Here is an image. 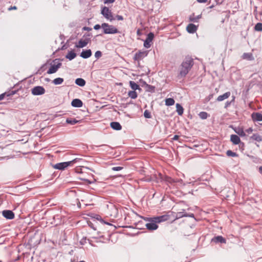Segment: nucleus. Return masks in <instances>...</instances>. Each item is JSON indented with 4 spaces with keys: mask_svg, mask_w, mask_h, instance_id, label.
Returning a JSON list of instances; mask_svg holds the SVG:
<instances>
[{
    "mask_svg": "<svg viewBox=\"0 0 262 262\" xmlns=\"http://www.w3.org/2000/svg\"><path fill=\"white\" fill-rule=\"evenodd\" d=\"M226 155L228 157H235L238 156V155L236 153L233 152L232 151H231L230 150H228L227 151Z\"/></svg>",
    "mask_w": 262,
    "mask_h": 262,
    "instance_id": "33",
    "label": "nucleus"
},
{
    "mask_svg": "<svg viewBox=\"0 0 262 262\" xmlns=\"http://www.w3.org/2000/svg\"><path fill=\"white\" fill-rule=\"evenodd\" d=\"M147 55L146 52H139L135 54L134 57L135 60H140Z\"/></svg>",
    "mask_w": 262,
    "mask_h": 262,
    "instance_id": "10",
    "label": "nucleus"
},
{
    "mask_svg": "<svg viewBox=\"0 0 262 262\" xmlns=\"http://www.w3.org/2000/svg\"><path fill=\"white\" fill-rule=\"evenodd\" d=\"M82 101L79 99H74L72 100L71 105L75 107H80L82 106Z\"/></svg>",
    "mask_w": 262,
    "mask_h": 262,
    "instance_id": "14",
    "label": "nucleus"
},
{
    "mask_svg": "<svg viewBox=\"0 0 262 262\" xmlns=\"http://www.w3.org/2000/svg\"><path fill=\"white\" fill-rule=\"evenodd\" d=\"M154 37V34L150 32L149 33L147 36L146 40L144 42V46L146 48H149L150 47V42L152 40Z\"/></svg>",
    "mask_w": 262,
    "mask_h": 262,
    "instance_id": "8",
    "label": "nucleus"
},
{
    "mask_svg": "<svg viewBox=\"0 0 262 262\" xmlns=\"http://www.w3.org/2000/svg\"><path fill=\"white\" fill-rule=\"evenodd\" d=\"M75 83L80 86H83L85 84V81L82 78H78L75 80Z\"/></svg>",
    "mask_w": 262,
    "mask_h": 262,
    "instance_id": "21",
    "label": "nucleus"
},
{
    "mask_svg": "<svg viewBox=\"0 0 262 262\" xmlns=\"http://www.w3.org/2000/svg\"><path fill=\"white\" fill-rule=\"evenodd\" d=\"M145 220L148 222L145 225L148 230H155L158 228V222H157L155 217L147 218Z\"/></svg>",
    "mask_w": 262,
    "mask_h": 262,
    "instance_id": "4",
    "label": "nucleus"
},
{
    "mask_svg": "<svg viewBox=\"0 0 262 262\" xmlns=\"http://www.w3.org/2000/svg\"><path fill=\"white\" fill-rule=\"evenodd\" d=\"M112 170L114 171H120L123 169L122 167L121 166H117L112 167Z\"/></svg>",
    "mask_w": 262,
    "mask_h": 262,
    "instance_id": "39",
    "label": "nucleus"
},
{
    "mask_svg": "<svg viewBox=\"0 0 262 262\" xmlns=\"http://www.w3.org/2000/svg\"><path fill=\"white\" fill-rule=\"evenodd\" d=\"M235 132L241 137H245L246 133L242 128H237L235 130Z\"/></svg>",
    "mask_w": 262,
    "mask_h": 262,
    "instance_id": "27",
    "label": "nucleus"
},
{
    "mask_svg": "<svg viewBox=\"0 0 262 262\" xmlns=\"http://www.w3.org/2000/svg\"><path fill=\"white\" fill-rule=\"evenodd\" d=\"M79 160V159L76 158L70 161L58 163L53 165V167L56 169L64 170L68 167L72 166L73 164L77 163Z\"/></svg>",
    "mask_w": 262,
    "mask_h": 262,
    "instance_id": "3",
    "label": "nucleus"
},
{
    "mask_svg": "<svg viewBox=\"0 0 262 262\" xmlns=\"http://www.w3.org/2000/svg\"><path fill=\"white\" fill-rule=\"evenodd\" d=\"M84 181L86 182V183L88 184H92L93 183L92 182H91L90 181L87 179H85Z\"/></svg>",
    "mask_w": 262,
    "mask_h": 262,
    "instance_id": "49",
    "label": "nucleus"
},
{
    "mask_svg": "<svg viewBox=\"0 0 262 262\" xmlns=\"http://www.w3.org/2000/svg\"><path fill=\"white\" fill-rule=\"evenodd\" d=\"M230 92H226L225 93H224L223 95H220L217 98V101H223L225 99H227L229 97V96H230Z\"/></svg>",
    "mask_w": 262,
    "mask_h": 262,
    "instance_id": "18",
    "label": "nucleus"
},
{
    "mask_svg": "<svg viewBox=\"0 0 262 262\" xmlns=\"http://www.w3.org/2000/svg\"><path fill=\"white\" fill-rule=\"evenodd\" d=\"M252 118L254 121H261L262 114L259 113H253L252 114Z\"/></svg>",
    "mask_w": 262,
    "mask_h": 262,
    "instance_id": "19",
    "label": "nucleus"
},
{
    "mask_svg": "<svg viewBox=\"0 0 262 262\" xmlns=\"http://www.w3.org/2000/svg\"><path fill=\"white\" fill-rule=\"evenodd\" d=\"M174 100L173 98H167L165 100V104L167 106H171L174 104Z\"/></svg>",
    "mask_w": 262,
    "mask_h": 262,
    "instance_id": "30",
    "label": "nucleus"
},
{
    "mask_svg": "<svg viewBox=\"0 0 262 262\" xmlns=\"http://www.w3.org/2000/svg\"><path fill=\"white\" fill-rule=\"evenodd\" d=\"M105 224H107V225H111V224L108 223H106V222H104Z\"/></svg>",
    "mask_w": 262,
    "mask_h": 262,
    "instance_id": "52",
    "label": "nucleus"
},
{
    "mask_svg": "<svg viewBox=\"0 0 262 262\" xmlns=\"http://www.w3.org/2000/svg\"><path fill=\"white\" fill-rule=\"evenodd\" d=\"M144 116L146 118H151L150 113L148 111L145 110L144 112Z\"/></svg>",
    "mask_w": 262,
    "mask_h": 262,
    "instance_id": "37",
    "label": "nucleus"
},
{
    "mask_svg": "<svg viewBox=\"0 0 262 262\" xmlns=\"http://www.w3.org/2000/svg\"><path fill=\"white\" fill-rule=\"evenodd\" d=\"M212 242H214L215 243H226V240L222 236L219 235L213 238L212 239Z\"/></svg>",
    "mask_w": 262,
    "mask_h": 262,
    "instance_id": "15",
    "label": "nucleus"
},
{
    "mask_svg": "<svg viewBox=\"0 0 262 262\" xmlns=\"http://www.w3.org/2000/svg\"><path fill=\"white\" fill-rule=\"evenodd\" d=\"M129 85L130 88L134 90L135 91L139 89V86L136 82L133 81H130L129 82Z\"/></svg>",
    "mask_w": 262,
    "mask_h": 262,
    "instance_id": "29",
    "label": "nucleus"
},
{
    "mask_svg": "<svg viewBox=\"0 0 262 262\" xmlns=\"http://www.w3.org/2000/svg\"><path fill=\"white\" fill-rule=\"evenodd\" d=\"M2 214L6 219L8 220H12L14 217V214L11 210H4L2 212Z\"/></svg>",
    "mask_w": 262,
    "mask_h": 262,
    "instance_id": "9",
    "label": "nucleus"
},
{
    "mask_svg": "<svg viewBox=\"0 0 262 262\" xmlns=\"http://www.w3.org/2000/svg\"><path fill=\"white\" fill-rule=\"evenodd\" d=\"M200 18L201 15H198L197 16H192L190 17V20L191 21L197 22Z\"/></svg>",
    "mask_w": 262,
    "mask_h": 262,
    "instance_id": "35",
    "label": "nucleus"
},
{
    "mask_svg": "<svg viewBox=\"0 0 262 262\" xmlns=\"http://www.w3.org/2000/svg\"><path fill=\"white\" fill-rule=\"evenodd\" d=\"M156 221L158 223L167 221L169 219V216L167 214H164L161 216L155 217Z\"/></svg>",
    "mask_w": 262,
    "mask_h": 262,
    "instance_id": "11",
    "label": "nucleus"
},
{
    "mask_svg": "<svg viewBox=\"0 0 262 262\" xmlns=\"http://www.w3.org/2000/svg\"><path fill=\"white\" fill-rule=\"evenodd\" d=\"M4 96H5L4 94H2L0 95V100H3L4 98Z\"/></svg>",
    "mask_w": 262,
    "mask_h": 262,
    "instance_id": "48",
    "label": "nucleus"
},
{
    "mask_svg": "<svg viewBox=\"0 0 262 262\" xmlns=\"http://www.w3.org/2000/svg\"><path fill=\"white\" fill-rule=\"evenodd\" d=\"M83 29L84 30H86V31H90L92 30L91 28H89V27H83Z\"/></svg>",
    "mask_w": 262,
    "mask_h": 262,
    "instance_id": "45",
    "label": "nucleus"
},
{
    "mask_svg": "<svg viewBox=\"0 0 262 262\" xmlns=\"http://www.w3.org/2000/svg\"><path fill=\"white\" fill-rule=\"evenodd\" d=\"M45 89L41 86H36L31 90V93L33 95H40L45 93Z\"/></svg>",
    "mask_w": 262,
    "mask_h": 262,
    "instance_id": "7",
    "label": "nucleus"
},
{
    "mask_svg": "<svg viewBox=\"0 0 262 262\" xmlns=\"http://www.w3.org/2000/svg\"><path fill=\"white\" fill-rule=\"evenodd\" d=\"M101 28V25H100L99 24H97V25H95L94 26V29L96 30H99V29H100Z\"/></svg>",
    "mask_w": 262,
    "mask_h": 262,
    "instance_id": "41",
    "label": "nucleus"
},
{
    "mask_svg": "<svg viewBox=\"0 0 262 262\" xmlns=\"http://www.w3.org/2000/svg\"><path fill=\"white\" fill-rule=\"evenodd\" d=\"M101 13L107 20L110 21H112L115 19L111 10L106 7L102 8Z\"/></svg>",
    "mask_w": 262,
    "mask_h": 262,
    "instance_id": "5",
    "label": "nucleus"
},
{
    "mask_svg": "<svg viewBox=\"0 0 262 262\" xmlns=\"http://www.w3.org/2000/svg\"><path fill=\"white\" fill-rule=\"evenodd\" d=\"M89 42V41L88 39H80L79 40L78 43L75 45V47L77 48H82L83 47H85L86 46Z\"/></svg>",
    "mask_w": 262,
    "mask_h": 262,
    "instance_id": "12",
    "label": "nucleus"
},
{
    "mask_svg": "<svg viewBox=\"0 0 262 262\" xmlns=\"http://www.w3.org/2000/svg\"><path fill=\"white\" fill-rule=\"evenodd\" d=\"M112 209L113 212H112V214H111V215L113 216L114 217H116L118 214L117 209L116 207H115L114 206H113L112 207Z\"/></svg>",
    "mask_w": 262,
    "mask_h": 262,
    "instance_id": "36",
    "label": "nucleus"
},
{
    "mask_svg": "<svg viewBox=\"0 0 262 262\" xmlns=\"http://www.w3.org/2000/svg\"><path fill=\"white\" fill-rule=\"evenodd\" d=\"M254 29L256 31H262V23H258L254 27Z\"/></svg>",
    "mask_w": 262,
    "mask_h": 262,
    "instance_id": "34",
    "label": "nucleus"
},
{
    "mask_svg": "<svg viewBox=\"0 0 262 262\" xmlns=\"http://www.w3.org/2000/svg\"><path fill=\"white\" fill-rule=\"evenodd\" d=\"M229 104V103H228V102L226 103V106H228V105Z\"/></svg>",
    "mask_w": 262,
    "mask_h": 262,
    "instance_id": "53",
    "label": "nucleus"
},
{
    "mask_svg": "<svg viewBox=\"0 0 262 262\" xmlns=\"http://www.w3.org/2000/svg\"><path fill=\"white\" fill-rule=\"evenodd\" d=\"M128 96L132 99H135L137 97V94L135 91H130L128 93Z\"/></svg>",
    "mask_w": 262,
    "mask_h": 262,
    "instance_id": "31",
    "label": "nucleus"
},
{
    "mask_svg": "<svg viewBox=\"0 0 262 262\" xmlns=\"http://www.w3.org/2000/svg\"><path fill=\"white\" fill-rule=\"evenodd\" d=\"M188 32L190 33H194L197 30V27L193 24H189L186 28Z\"/></svg>",
    "mask_w": 262,
    "mask_h": 262,
    "instance_id": "16",
    "label": "nucleus"
},
{
    "mask_svg": "<svg viewBox=\"0 0 262 262\" xmlns=\"http://www.w3.org/2000/svg\"><path fill=\"white\" fill-rule=\"evenodd\" d=\"M197 2L201 3H204L207 2V0H196Z\"/></svg>",
    "mask_w": 262,
    "mask_h": 262,
    "instance_id": "47",
    "label": "nucleus"
},
{
    "mask_svg": "<svg viewBox=\"0 0 262 262\" xmlns=\"http://www.w3.org/2000/svg\"><path fill=\"white\" fill-rule=\"evenodd\" d=\"M253 132V128L252 127H250L248 129L245 130V133H247L249 134H251Z\"/></svg>",
    "mask_w": 262,
    "mask_h": 262,
    "instance_id": "40",
    "label": "nucleus"
},
{
    "mask_svg": "<svg viewBox=\"0 0 262 262\" xmlns=\"http://www.w3.org/2000/svg\"><path fill=\"white\" fill-rule=\"evenodd\" d=\"M259 172L262 174V166L259 168Z\"/></svg>",
    "mask_w": 262,
    "mask_h": 262,
    "instance_id": "50",
    "label": "nucleus"
},
{
    "mask_svg": "<svg viewBox=\"0 0 262 262\" xmlns=\"http://www.w3.org/2000/svg\"><path fill=\"white\" fill-rule=\"evenodd\" d=\"M199 116L200 118L202 119H206L207 118L208 115L205 112H201L199 113Z\"/></svg>",
    "mask_w": 262,
    "mask_h": 262,
    "instance_id": "32",
    "label": "nucleus"
},
{
    "mask_svg": "<svg viewBox=\"0 0 262 262\" xmlns=\"http://www.w3.org/2000/svg\"><path fill=\"white\" fill-rule=\"evenodd\" d=\"M63 82V79L62 78H56L53 80V83L55 85H59L62 83Z\"/></svg>",
    "mask_w": 262,
    "mask_h": 262,
    "instance_id": "28",
    "label": "nucleus"
},
{
    "mask_svg": "<svg viewBox=\"0 0 262 262\" xmlns=\"http://www.w3.org/2000/svg\"><path fill=\"white\" fill-rule=\"evenodd\" d=\"M92 55V51L90 49L83 50L80 53V56L84 59L88 58Z\"/></svg>",
    "mask_w": 262,
    "mask_h": 262,
    "instance_id": "13",
    "label": "nucleus"
},
{
    "mask_svg": "<svg viewBox=\"0 0 262 262\" xmlns=\"http://www.w3.org/2000/svg\"><path fill=\"white\" fill-rule=\"evenodd\" d=\"M97 220H100L102 222H103V220L101 219V217H99V216H98V217H97Z\"/></svg>",
    "mask_w": 262,
    "mask_h": 262,
    "instance_id": "51",
    "label": "nucleus"
},
{
    "mask_svg": "<svg viewBox=\"0 0 262 262\" xmlns=\"http://www.w3.org/2000/svg\"><path fill=\"white\" fill-rule=\"evenodd\" d=\"M115 0H105L104 4H111L113 3Z\"/></svg>",
    "mask_w": 262,
    "mask_h": 262,
    "instance_id": "42",
    "label": "nucleus"
},
{
    "mask_svg": "<svg viewBox=\"0 0 262 262\" xmlns=\"http://www.w3.org/2000/svg\"><path fill=\"white\" fill-rule=\"evenodd\" d=\"M230 140L235 145L238 144L241 141L239 137L236 135H231Z\"/></svg>",
    "mask_w": 262,
    "mask_h": 262,
    "instance_id": "17",
    "label": "nucleus"
},
{
    "mask_svg": "<svg viewBox=\"0 0 262 262\" xmlns=\"http://www.w3.org/2000/svg\"><path fill=\"white\" fill-rule=\"evenodd\" d=\"M102 56V53L101 51H97L95 52V57L97 58V59H98L100 57H101Z\"/></svg>",
    "mask_w": 262,
    "mask_h": 262,
    "instance_id": "38",
    "label": "nucleus"
},
{
    "mask_svg": "<svg viewBox=\"0 0 262 262\" xmlns=\"http://www.w3.org/2000/svg\"><path fill=\"white\" fill-rule=\"evenodd\" d=\"M242 57L244 59H247L249 60H252L253 59V57L251 53H245L242 55Z\"/></svg>",
    "mask_w": 262,
    "mask_h": 262,
    "instance_id": "25",
    "label": "nucleus"
},
{
    "mask_svg": "<svg viewBox=\"0 0 262 262\" xmlns=\"http://www.w3.org/2000/svg\"><path fill=\"white\" fill-rule=\"evenodd\" d=\"M76 56V54L73 51H70L66 56V57L67 59H69L70 60H71L75 58Z\"/></svg>",
    "mask_w": 262,
    "mask_h": 262,
    "instance_id": "23",
    "label": "nucleus"
},
{
    "mask_svg": "<svg viewBox=\"0 0 262 262\" xmlns=\"http://www.w3.org/2000/svg\"><path fill=\"white\" fill-rule=\"evenodd\" d=\"M110 125L113 129L116 130H121L122 128L121 125L118 122H112L111 123Z\"/></svg>",
    "mask_w": 262,
    "mask_h": 262,
    "instance_id": "20",
    "label": "nucleus"
},
{
    "mask_svg": "<svg viewBox=\"0 0 262 262\" xmlns=\"http://www.w3.org/2000/svg\"><path fill=\"white\" fill-rule=\"evenodd\" d=\"M250 139L259 142L262 141V137L257 134H253L250 137Z\"/></svg>",
    "mask_w": 262,
    "mask_h": 262,
    "instance_id": "22",
    "label": "nucleus"
},
{
    "mask_svg": "<svg viewBox=\"0 0 262 262\" xmlns=\"http://www.w3.org/2000/svg\"><path fill=\"white\" fill-rule=\"evenodd\" d=\"M55 59L53 61V63L51 64L50 68L47 71L48 74H51L56 73L61 66V63Z\"/></svg>",
    "mask_w": 262,
    "mask_h": 262,
    "instance_id": "6",
    "label": "nucleus"
},
{
    "mask_svg": "<svg viewBox=\"0 0 262 262\" xmlns=\"http://www.w3.org/2000/svg\"><path fill=\"white\" fill-rule=\"evenodd\" d=\"M80 120H77L75 119L71 118H68L66 119V122L68 124L74 125L75 124L78 122H80Z\"/></svg>",
    "mask_w": 262,
    "mask_h": 262,
    "instance_id": "24",
    "label": "nucleus"
},
{
    "mask_svg": "<svg viewBox=\"0 0 262 262\" xmlns=\"http://www.w3.org/2000/svg\"><path fill=\"white\" fill-rule=\"evenodd\" d=\"M101 28L103 30V33L105 34H114L119 32L116 27L106 23L101 24Z\"/></svg>",
    "mask_w": 262,
    "mask_h": 262,
    "instance_id": "2",
    "label": "nucleus"
},
{
    "mask_svg": "<svg viewBox=\"0 0 262 262\" xmlns=\"http://www.w3.org/2000/svg\"><path fill=\"white\" fill-rule=\"evenodd\" d=\"M176 108L179 115H182L183 114V108L179 103L176 104Z\"/></svg>",
    "mask_w": 262,
    "mask_h": 262,
    "instance_id": "26",
    "label": "nucleus"
},
{
    "mask_svg": "<svg viewBox=\"0 0 262 262\" xmlns=\"http://www.w3.org/2000/svg\"><path fill=\"white\" fill-rule=\"evenodd\" d=\"M16 9H17V8L16 6H13V7H11L9 8L8 10H16Z\"/></svg>",
    "mask_w": 262,
    "mask_h": 262,
    "instance_id": "46",
    "label": "nucleus"
},
{
    "mask_svg": "<svg viewBox=\"0 0 262 262\" xmlns=\"http://www.w3.org/2000/svg\"><path fill=\"white\" fill-rule=\"evenodd\" d=\"M116 17L117 19L118 20H122L123 19V17L121 15H117L116 16Z\"/></svg>",
    "mask_w": 262,
    "mask_h": 262,
    "instance_id": "43",
    "label": "nucleus"
},
{
    "mask_svg": "<svg viewBox=\"0 0 262 262\" xmlns=\"http://www.w3.org/2000/svg\"><path fill=\"white\" fill-rule=\"evenodd\" d=\"M193 65V60L191 57H186L181 64L180 69V75L185 77Z\"/></svg>",
    "mask_w": 262,
    "mask_h": 262,
    "instance_id": "1",
    "label": "nucleus"
},
{
    "mask_svg": "<svg viewBox=\"0 0 262 262\" xmlns=\"http://www.w3.org/2000/svg\"><path fill=\"white\" fill-rule=\"evenodd\" d=\"M179 138V136L178 135H174L173 137L172 138L173 140H177Z\"/></svg>",
    "mask_w": 262,
    "mask_h": 262,
    "instance_id": "44",
    "label": "nucleus"
}]
</instances>
